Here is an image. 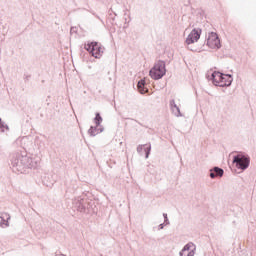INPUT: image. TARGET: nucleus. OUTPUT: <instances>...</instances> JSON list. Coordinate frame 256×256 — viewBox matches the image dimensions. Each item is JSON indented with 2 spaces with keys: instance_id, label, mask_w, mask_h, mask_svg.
<instances>
[{
  "instance_id": "obj_1",
  "label": "nucleus",
  "mask_w": 256,
  "mask_h": 256,
  "mask_svg": "<svg viewBox=\"0 0 256 256\" xmlns=\"http://www.w3.org/2000/svg\"><path fill=\"white\" fill-rule=\"evenodd\" d=\"M212 79L214 85L217 87H229L233 83V78L231 75L223 74L221 72H214L212 74Z\"/></svg>"
},
{
  "instance_id": "obj_2",
  "label": "nucleus",
  "mask_w": 256,
  "mask_h": 256,
  "mask_svg": "<svg viewBox=\"0 0 256 256\" xmlns=\"http://www.w3.org/2000/svg\"><path fill=\"white\" fill-rule=\"evenodd\" d=\"M165 73H167V70L165 69V62L158 61L150 70L149 75L151 79L157 81L159 79H162Z\"/></svg>"
},
{
  "instance_id": "obj_3",
  "label": "nucleus",
  "mask_w": 256,
  "mask_h": 256,
  "mask_svg": "<svg viewBox=\"0 0 256 256\" xmlns=\"http://www.w3.org/2000/svg\"><path fill=\"white\" fill-rule=\"evenodd\" d=\"M84 49L88 51L92 57H95V59H100L103 55V46L98 42H88L85 44Z\"/></svg>"
},
{
  "instance_id": "obj_4",
  "label": "nucleus",
  "mask_w": 256,
  "mask_h": 256,
  "mask_svg": "<svg viewBox=\"0 0 256 256\" xmlns=\"http://www.w3.org/2000/svg\"><path fill=\"white\" fill-rule=\"evenodd\" d=\"M207 45L210 49H219L221 47V40H219L217 33L212 32L208 35Z\"/></svg>"
},
{
  "instance_id": "obj_5",
  "label": "nucleus",
  "mask_w": 256,
  "mask_h": 256,
  "mask_svg": "<svg viewBox=\"0 0 256 256\" xmlns=\"http://www.w3.org/2000/svg\"><path fill=\"white\" fill-rule=\"evenodd\" d=\"M233 163H235L238 169L245 170L249 167V158L243 155H237L234 157Z\"/></svg>"
},
{
  "instance_id": "obj_6",
  "label": "nucleus",
  "mask_w": 256,
  "mask_h": 256,
  "mask_svg": "<svg viewBox=\"0 0 256 256\" xmlns=\"http://www.w3.org/2000/svg\"><path fill=\"white\" fill-rule=\"evenodd\" d=\"M201 38V30L193 29L191 33L186 38V45H193L197 43Z\"/></svg>"
},
{
  "instance_id": "obj_7",
  "label": "nucleus",
  "mask_w": 256,
  "mask_h": 256,
  "mask_svg": "<svg viewBox=\"0 0 256 256\" xmlns=\"http://www.w3.org/2000/svg\"><path fill=\"white\" fill-rule=\"evenodd\" d=\"M195 249H196L195 244L190 242L184 246V248L180 252V256H194Z\"/></svg>"
},
{
  "instance_id": "obj_8",
  "label": "nucleus",
  "mask_w": 256,
  "mask_h": 256,
  "mask_svg": "<svg viewBox=\"0 0 256 256\" xmlns=\"http://www.w3.org/2000/svg\"><path fill=\"white\" fill-rule=\"evenodd\" d=\"M0 219H2V222L0 223L1 227H9V219H11V216H9V213L2 212L0 214Z\"/></svg>"
},
{
  "instance_id": "obj_9",
  "label": "nucleus",
  "mask_w": 256,
  "mask_h": 256,
  "mask_svg": "<svg viewBox=\"0 0 256 256\" xmlns=\"http://www.w3.org/2000/svg\"><path fill=\"white\" fill-rule=\"evenodd\" d=\"M138 90L140 93L145 94L147 93V91H149L146 87H145V79H142L138 82Z\"/></svg>"
},
{
  "instance_id": "obj_10",
  "label": "nucleus",
  "mask_w": 256,
  "mask_h": 256,
  "mask_svg": "<svg viewBox=\"0 0 256 256\" xmlns=\"http://www.w3.org/2000/svg\"><path fill=\"white\" fill-rule=\"evenodd\" d=\"M170 107L173 113H175V115L177 116L181 115V112L179 111V107H177V104H175V100L170 101Z\"/></svg>"
},
{
  "instance_id": "obj_11",
  "label": "nucleus",
  "mask_w": 256,
  "mask_h": 256,
  "mask_svg": "<svg viewBox=\"0 0 256 256\" xmlns=\"http://www.w3.org/2000/svg\"><path fill=\"white\" fill-rule=\"evenodd\" d=\"M102 122H103V118L99 113H97L95 117L96 126L99 127V125H101Z\"/></svg>"
},
{
  "instance_id": "obj_12",
  "label": "nucleus",
  "mask_w": 256,
  "mask_h": 256,
  "mask_svg": "<svg viewBox=\"0 0 256 256\" xmlns=\"http://www.w3.org/2000/svg\"><path fill=\"white\" fill-rule=\"evenodd\" d=\"M214 173L216 174V177H223V169L221 168H214Z\"/></svg>"
},
{
  "instance_id": "obj_13",
  "label": "nucleus",
  "mask_w": 256,
  "mask_h": 256,
  "mask_svg": "<svg viewBox=\"0 0 256 256\" xmlns=\"http://www.w3.org/2000/svg\"><path fill=\"white\" fill-rule=\"evenodd\" d=\"M89 133L91 135H95V128L91 127L90 130H89Z\"/></svg>"
},
{
  "instance_id": "obj_14",
  "label": "nucleus",
  "mask_w": 256,
  "mask_h": 256,
  "mask_svg": "<svg viewBox=\"0 0 256 256\" xmlns=\"http://www.w3.org/2000/svg\"><path fill=\"white\" fill-rule=\"evenodd\" d=\"M210 177H211V179H215V177H217V175L215 174V172H211Z\"/></svg>"
}]
</instances>
